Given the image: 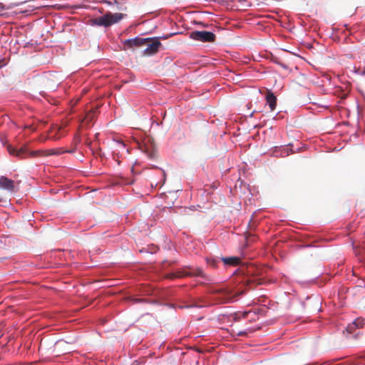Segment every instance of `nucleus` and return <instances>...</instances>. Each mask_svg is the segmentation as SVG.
I'll return each instance as SVG.
<instances>
[{"mask_svg":"<svg viewBox=\"0 0 365 365\" xmlns=\"http://www.w3.org/2000/svg\"><path fill=\"white\" fill-rule=\"evenodd\" d=\"M364 324V319L361 317L356 318L351 323L347 325L346 331L348 333H353L355 329H359L363 327Z\"/></svg>","mask_w":365,"mask_h":365,"instance_id":"12","label":"nucleus"},{"mask_svg":"<svg viewBox=\"0 0 365 365\" xmlns=\"http://www.w3.org/2000/svg\"><path fill=\"white\" fill-rule=\"evenodd\" d=\"M11 8H12V6H6L3 3L0 2V9L6 10V9H9Z\"/></svg>","mask_w":365,"mask_h":365,"instance_id":"27","label":"nucleus"},{"mask_svg":"<svg viewBox=\"0 0 365 365\" xmlns=\"http://www.w3.org/2000/svg\"><path fill=\"white\" fill-rule=\"evenodd\" d=\"M205 261L208 267L218 269L220 268L219 264L220 262L222 263L224 269H227L231 267H236L240 263V258L237 256H230V257H217L210 255L205 257Z\"/></svg>","mask_w":365,"mask_h":365,"instance_id":"3","label":"nucleus"},{"mask_svg":"<svg viewBox=\"0 0 365 365\" xmlns=\"http://www.w3.org/2000/svg\"><path fill=\"white\" fill-rule=\"evenodd\" d=\"M287 146H292V143L287 145L274 146L270 150L271 155L274 157H286L289 154L294 153L292 149H289Z\"/></svg>","mask_w":365,"mask_h":365,"instance_id":"9","label":"nucleus"},{"mask_svg":"<svg viewBox=\"0 0 365 365\" xmlns=\"http://www.w3.org/2000/svg\"><path fill=\"white\" fill-rule=\"evenodd\" d=\"M118 143L120 144L123 147H125V144L123 141H119Z\"/></svg>","mask_w":365,"mask_h":365,"instance_id":"35","label":"nucleus"},{"mask_svg":"<svg viewBox=\"0 0 365 365\" xmlns=\"http://www.w3.org/2000/svg\"><path fill=\"white\" fill-rule=\"evenodd\" d=\"M171 278H185V277H200L205 283H211L212 282L210 276L206 274L200 267L186 265L179 269L173 270L170 273Z\"/></svg>","mask_w":365,"mask_h":365,"instance_id":"1","label":"nucleus"},{"mask_svg":"<svg viewBox=\"0 0 365 365\" xmlns=\"http://www.w3.org/2000/svg\"><path fill=\"white\" fill-rule=\"evenodd\" d=\"M40 93V95H41V96H45V95H46V92H45V91H40V93Z\"/></svg>","mask_w":365,"mask_h":365,"instance_id":"36","label":"nucleus"},{"mask_svg":"<svg viewBox=\"0 0 365 365\" xmlns=\"http://www.w3.org/2000/svg\"><path fill=\"white\" fill-rule=\"evenodd\" d=\"M158 248L157 247H153V248H148V249H142L140 250V252H149L150 254L153 255L154 253H156Z\"/></svg>","mask_w":365,"mask_h":365,"instance_id":"20","label":"nucleus"},{"mask_svg":"<svg viewBox=\"0 0 365 365\" xmlns=\"http://www.w3.org/2000/svg\"><path fill=\"white\" fill-rule=\"evenodd\" d=\"M81 137L78 133H76L73 136V146L78 148V145L81 143Z\"/></svg>","mask_w":365,"mask_h":365,"instance_id":"18","label":"nucleus"},{"mask_svg":"<svg viewBox=\"0 0 365 365\" xmlns=\"http://www.w3.org/2000/svg\"><path fill=\"white\" fill-rule=\"evenodd\" d=\"M190 38L201 42H214L216 38L215 34L209 31H193L189 34Z\"/></svg>","mask_w":365,"mask_h":365,"instance_id":"8","label":"nucleus"},{"mask_svg":"<svg viewBox=\"0 0 365 365\" xmlns=\"http://www.w3.org/2000/svg\"><path fill=\"white\" fill-rule=\"evenodd\" d=\"M61 340L56 341V344L60 342Z\"/></svg>","mask_w":365,"mask_h":365,"instance_id":"40","label":"nucleus"},{"mask_svg":"<svg viewBox=\"0 0 365 365\" xmlns=\"http://www.w3.org/2000/svg\"><path fill=\"white\" fill-rule=\"evenodd\" d=\"M353 136L355 137V138H358L359 137V133L357 132H355L354 134H353Z\"/></svg>","mask_w":365,"mask_h":365,"instance_id":"37","label":"nucleus"},{"mask_svg":"<svg viewBox=\"0 0 365 365\" xmlns=\"http://www.w3.org/2000/svg\"><path fill=\"white\" fill-rule=\"evenodd\" d=\"M193 24L196 25V26H202L203 28H207L208 27V24L204 23L202 21H193Z\"/></svg>","mask_w":365,"mask_h":365,"instance_id":"21","label":"nucleus"},{"mask_svg":"<svg viewBox=\"0 0 365 365\" xmlns=\"http://www.w3.org/2000/svg\"><path fill=\"white\" fill-rule=\"evenodd\" d=\"M152 168H154V169H158V170H160L162 172V175H163V183H164L165 181V173L164 170H163L162 168H160L157 165H152Z\"/></svg>","mask_w":365,"mask_h":365,"instance_id":"22","label":"nucleus"},{"mask_svg":"<svg viewBox=\"0 0 365 365\" xmlns=\"http://www.w3.org/2000/svg\"><path fill=\"white\" fill-rule=\"evenodd\" d=\"M182 34V31H176V32H170L169 34H164L163 36H154L155 38H159V41H160L161 39H168L170 37H173L175 35H178V34Z\"/></svg>","mask_w":365,"mask_h":365,"instance_id":"16","label":"nucleus"},{"mask_svg":"<svg viewBox=\"0 0 365 365\" xmlns=\"http://www.w3.org/2000/svg\"><path fill=\"white\" fill-rule=\"evenodd\" d=\"M282 118V116L280 114V112H279L278 113H277V115L274 117V119H279Z\"/></svg>","mask_w":365,"mask_h":365,"instance_id":"31","label":"nucleus"},{"mask_svg":"<svg viewBox=\"0 0 365 365\" xmlns=\"http://www.w3.org/2000/svg\"><path fill=\"white\" fill-rule=\"evenodd\" d=\"M99 156H100L101 158H105V157H106V156H105V153H102L101 149H100V150H99Z\"/></svg>","mask_w":365,"mask_h":365,"instance_id":"32","label":"nucleus"},{"mask_svg":"<svg viewBox=\"0 0 365 365\" xmlns=\"http://www.w3.org/2000/svg\"><path fill=\"white\" fill-rule=\"evenodd\" d=\"M246 334V332H245V331H240V332L238 333V334H237V335H238V336H243V335H244V334Z\"/></svg>","mask_w":365,"mask_h":365,"instance_id":"33","label":"nucleus"},{"mask_svg":"<svg viewBox=\"0 0 365 365\" xmlns=\"http://www.w3.org/2000/svg\"><path fill=\"white\" fill-rule=\"evenodd\" d=\"M101 3L110 6L115 5L117 9H120V7L119 6V2L117 0H102Z\"/></svg>","mask_w":365,"mask_h":365,"instance_id":"17","label":"nucleus"},{"mask_svg":"<svg viewBox=\"0 0 365 365\" xmlns=\"http://www.w3.org/2000/svg\"><path fill=\"white\" fill-rule=\"evenodd\" d=\"M352 364H353L352 361L349 359H347L344 361L338 363L336 365H352Z\"/></svg>","mask_w":365,"mask_h":365,"instance_id":"24","label":"nucleus"},{"mask_svg":"<svg viewBox=\"0 0 365 365\" xmlns=\"http://www.w3.org/2000/svg\"><path fill=\"white\" fill-rule=\"evenodd\" d=\"M14 182L6 176L0 177V189L12 192L14 191Z\"/></svg>","mask_w":365,"mask_h":365,"instance_id":"11","label":"nucleus"},{"mask_svg":"<svg viewBox=\"0 0 365 365\" xmlns=\"http://www.w3.org/2000/svg\"><path fill=\"white\" fill-rule=\"evenodd\" d=\"M6 259H9V257H0V262H2Z\"/></svg>","mask_w":365,"mask_h":365,"instance_id":"34","label":"nucleus"},{"mask_svg":"<svg viewBox=\"0 0 365 365\" xmlns=\"http://www.w3.org/2000/svg\"><path fill=\"white\" fill-rule=\"evenodd\" d=\"M255 110L252 111V112L250 113V117H252V116H253V114L255 113Z\"/></svg>","mask_w":365,"mask_h":365,"instance_id":"38","label":"nucleus"},{"mask_svg":"<svg viewBox=\"0 0 365 365\" xmlns=\"http://www.w3.org/2000/svg\"><path fill=\"white\" fill-rule=\"evenodd\" d=\"M276 63L278 64L279 66H280L281 67H282L285 70H288L289 69V66L286 63H282V62H280V61H277Z\"/></svg>","mask_w":365,"mask_h":365,"instance_id":"25","label":"nucleus"},{"mask_svg":"<svg viewBox=\"0 0 365 365\" xmlns=\"http://www.w3.org/2000/svg\"><path fill=\"white\" fill-rule=\"evenodd\" d=\"M3 201V199L0 197V202Z\"/></svg>","mask_w":365,"mask_h":365,"instance_id":"41","label":"nucleus"},{"mask_svg":"<svg viewBox=\"0 0 365 365\" xmlns=\"http://www.w3.org/2000/svg\"><path fill=\"white\" fill-rule=\"evenodd\" d=\"M126 16L127 14L123 13L106 11L102 16L90 19L88 24L91 26L109 28L113 24H118Z\"/></svg>","mask_w":365,"mask_h":365,"instance_id":"2","label":"nucleus"},{"mask_svg":"<svg viewBox=\"0 0 365 365\" xmlns=\"http://www.w3.org/2000/svg\"><path fill=\"white\" fill-rule=\"evenodd\" d=\"M77 150V148H76L75 146H73V148L71 149H69V150H63L64 151V153H70V154H72L73 153H75Z\"/></svg>","mask_w":365,"mask_h":365,"instance_id":"26","label":"nucleus"},{"mask_svg":"<svg viewBox=\"0 0 365 365\" xmlns=\"http://www.w3.org/2000/svg\"><path fill=\"white\" fill-rule=\"evenodd\" d=\"M6 15V13H1L0 12V16H5Z\"/></svg>","mask_w":365,"mask_h":365,"instance_id":"39","label":"nucleus"},{"mask_svg":"<svg viewBox=\"0 0 365 365\" xmlns=\"http://www.w3.org/2000/svg\"><path fill=\"white\" fill-rule=\"evenodd\" d=\"M95 9H97L98 11L101 14H105L106 12H104V9L103 8H95Z\"/></svg>","mask_w":365,"mask_h":365,"instance_id":"30","label":"nucleus"},{"mask_svg":"<svg viewBox=\"0 0 365 365\" xmlns=\"http://www.w3.org/2000/svg\"><path fill=\"white\" fill-rule=\"evenodd\" d=\"M84 144L88 148H91V141H90L88 139H86L85 140Z\"/></svg>","mask_w":365,"mask_h":365,"instance_id":"29","label":"nucleus"},{"mask_svg":"<svg viewBox=\"0 0 365 365\" xmlns=\"http://www.w3.org/2000/svg\"><path fill=\"white\" fill-rule=\"evenodd\" d=\"M7 150L11 155L23 159L26 157H36L44 154V151L41 150H31L27 145L21 147H16L11 145L7 146Z\"/></svg>","mask_w":365,"mask_h":365,"instance_id":"5","label":"nucleus"},{"mask_svg":"<svg viewBox=\"0 0 365 365\" xmlns=\"http://www.w3.org/2000/svg\"><path fill=\"white\" fill-rule=\"evenodd\" d=\"M135 142L139 148L147 155L149 159L155 158V146L153 138L146 134H143L140 139H136Z\"/></svg>","mask_w":365,"mask_h":365,"instance_id":"6","label":"nucleus"},{"mask_svg":"<svg viewBox=\"0 0 365 365\" xmlns=\"http://www.w3.org/2000/svg\"><path fill=\"white\" fill-rule=\"evenodd\" d=\"M11 241L9 237H0V248L1 249H7L9 246Z\"/></svg>","mask_w":365,"mask_h":365,"instance_id":"15","label":"nucleus"},{"mask_svg":"<svg viewBox=\"0 0 365 365\" xmlns=\"http://www.w3.org/2000/svg\"><path fill=\"white\" fill-rule=\"evenodd\" d=\"M43 83L45 84L46 89L50 92L56 91L59 84V83L54 82L52 79L49 78H44Z\"/></svg>","mask_w":365,"mask_h":365,"instance_id":"14","label":"nucleus"},{"mask_svg":"<svg viewBox=\"0 0 365 365\" xmlns=\"http://www.w3.org/2000/svg\"><path fill=\"white\" fill-rule=\"evenodd\" d=\"M145 39H147V41L146 43H145L144 46H146V48L143 51V56H154L157 53H158L160 50L163 48V44L159 41L158 38H155L153 36L145 38Z\"/></svg>","mask_w":365,"mask_h":365,"instance_id":"7","label":"nucleus"},{"mask_svg":"<svg viewBox=\"0 0 365 365\" xmlns=\"http://www.w3.org/2000/svg\"><path fill=\"white\" fill-rule=\"evenodd\" d=\"M6 65L5 58L0 57V68L4 67Z\"/></svg>","mask_w":365,"mask_h":365,"instance_id":"28","label":"nucleus"},{"mask_svg":"<svg viewBox=\"0 0 365 365\" xmlns=\"http://www.w3.org/2000/svg\"><path fill=\"white\" fill-rule=\"evenodd\" d=\"M141 36L142 35H139L134 38L125 39L122 43L127 49L132 48L135 46L138 47L144 46L145 43H146L147 39H145V38L141 37Z\"/></svg>","mask_w":365,"mask_h":365,"instance_id":"10","label":"nucleus"},{"mask_svg":"<svg viewBox=\"0 0 365 365\" xmlns=\"http://www.w3.org/2000/svg\"><path fill=\"white\" fill-rule=\"evenodd\" d=\"M355 68V73H359V75L361 76H365V67L363 68L362 70H361L360 68Z\"/></svg>","mask_w":365,"mask_h":365,"instance_id":"23","label":"nucleus"},{"mask_svg":"<svg viewBox=\"0 0 365 365\" xmlns=\"http://www.w3.org/2000/svg\"><path fill=\"white\" fill-rule=\"evenodd\" d=\"M265 99L271 110H274L277 106V96L272 91H269L265 96Z\"/></svg>","mask_w":365,"mask_h":365,"instance_id":"13","label":"nucleus"},{"mask_svg":"<svg viewBox=\"0 0 365 365\" xmlns=\"http://www.w3.org/2000/svg\"><path fill=\"white\" fill-rule=\"evenodd\" d=\"M64 153V151L63 150H49V153L47 154V155H61V154H63Z\"/></svg>","mask_w":365,"mask_h":365,"instance_id":"19","label":"nucleus"},{"mask_svg":"<svg viewBox=\"0 0 365 365\" xmlns=\"http://www.w3.org/2000/svg\"><path fill=\"white\" fill-rule=\"evenodd\" d=\"M232 274L239 277L240 282L246 287L251 285L257 281L255 270L253 267H239L233 271Z\"/></svg>","mask_w":365,"mask_h":365,"instance_id":"4","label":"nucleus"}]
</instances>
